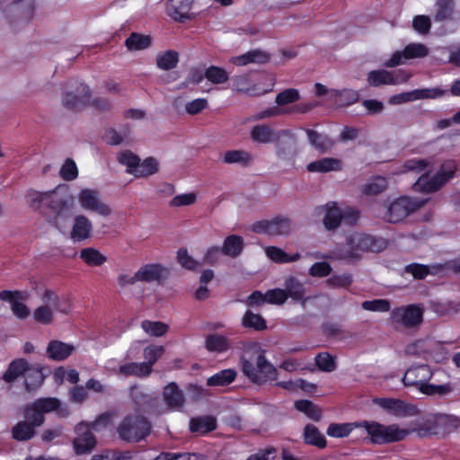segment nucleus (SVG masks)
<instances>
[{
	"label": "nucleus",
	"mask_w": 460,
	"mask_h": 460,
	"mask_svg": "<svg viewBox=\"0 0 460 460\" xmlns=\"http://www.w3.org/2000/svg\"><path fill=\"white\" fill-rule=\"evenodd\" d=\"M80 258L85 264L91 267H99L107 261V257L93 247L82 249Z\"/></svg>",
	"instance_id": "f704fd0d"
},
{
	"label": "nucleus",
	"mask_w": 460,
	"mask_h": 460,
	"mask_svg": "<svg viewBox=\"0 0 460 460\" xmlns=\"http://www.w3.org/2000/svg\"><path fill=\"white\" fill-rule=\"evenodd\" d=\"M72 344L66 343L59 340H51L46 349L47 357L54 361H64L75 351Z\"/></svg>",
	"instance_id": "2eb2a0df"
},
{
	"label": "nucleus",
	"mask_w": 460,
	"mask_h": 460,
	"mask_svg": "<svg viewBox=\"0 0 460 460\" xmlns=\"http://www.w3.org/2000/svg\"><path fill=\"white\" fill-rule=\"evenodd\" d=\"M117 432L123 441L139 442L150 434L151 424L141 415H128L118 426Z\"/></svg>",
	"instance_id": "39448f33"
},
{
	"label": "nucleus",
	"mask_w": 460,
	"mask_h": 460,
	"mask_svg": "<svg viewBox=\"0 0 460 460\" xmlns=\"http://www.w3.org/2000/svg\"><path fill=\"white\" fill-rule=\"evenodd\" d=\"M386 188V179L382 176H376L371 181L364 185L362 191L366 195H377L385 190Z\"/></svg>",
	"instance_id": "6e6d98bb"
},
{
	"label": "nucleus",
	"mask_w": 460,
	"mask_h": 460,
	"mask_svg": "<svg viewBox=\"0 0 460 460\" xmlns=\"http://www.w3.org/2000/svg\"><path fill=\"white\" fill-rule=\"evenodd\" d=\"M453 387L449 383L444 385H433L427 382V384L423 385L422 387L420 388V393L427 395H444L451 393Z\"/></svg>",
	"instance_id": "0e129e2a"
},
{
	"label": "nucleus",
	"mask_w": 460,
	"mask_h": 460,
	"mask_svg": "<svg viewBox=\"0 0 460 460\" xmlns=\"http://www.w3.org/2000/svg\"><path fill=\"white\" fill-rule=\"evenodd\" d=\"M251 138L260 144L276 143V154L279 157L285 155L286 148L282 146L281 137H286L289 146L294 143V134L288 129L274 131L266 124L255 125L251 129Z\"/></svg>",
	"instance_id": "423d86ee"
},
{
	"label": "nucleus",
	"mask_w": 460,
	"mask_h": 460,
	"mask_svg": "<svg viewBox=\"0 0 460 460\" xmlns=\"http://www.w3.org/2000/svg\"><path fill=\"white\" fill-rule=\"evenodd\" d=\"M342 221V212L336 206V203H328L326 205V213L323 220L324 227L329 231L334 230L340 226Z\"/></svg>",
	"instance_id": "c85d7f7f"
},
{
	"label": "nucleus",
	"mask_w": 460,
	"mask_h": 460,
	"mask_svg": "<svg viewBox=\"0 0 460 460\" xmlns=\"http://www.w3.org/2000/svg\"><path fill=\"white\" fill-rule=\"evenodd\" d=\"M132 452L119 450H104L101 454H95L90 460H130Z\"/></svg>",
	"instance_id": "4d7b16f0"
},
{
	"label": "nucleus",
	"mask_w": 460,
	"mask_h": 460,
	"mask_svg": "<svg viewBox=\"0 0 460 460\" xmlns=\"http://www.w3.org/2000/svg\"><path fill=\"white\" fill-rule=\"evenodd\" d=\"M232 89L251 96H258L265 93V91H260L257 88V85L251 81L248 75L234 76L232 79Z\"/></svg>",
	"instance_id": "4be33fe9"
},
{
	"label": "nucleus",
	"mask_w": 460,
	"mask_h": 460,
	"mask_svg": "<svg viewBox=\"0 0 460 460\" xmlns=\"http://www.w3.org/2000/svg\"><path fill=\"white\" fill-rule=\"evenodd\" d=\"M330 93L338 106H349L359 100L358 92L352 89L331 90Z\"/></svg>",
	"instance_id": "7c9ffc66"
},
{
	"label": "nucleus",
	"mask_w": 460,
	"mask_h": 460,
	"mask_svg": "<svg viewBox=\"0 0 460 460\" xmlns=\"http://www.w3.org/2000/svg\"><path fill=\"white\" fill-rule=\"evenodd\" d=\"M164 270L165 269L161 264H146L137 271V278H138L139 281L143 282L159 281Z\"/></svg>",
	"instance_id": "393cba45"
},
{
	"label": "nucleus",
	"mask_w": 460,
	"mask_h": 460,
	"mask_svg": "<svg viewBox=\"0 0 460 460\" xmlns=\"http://www.w3.org/2000/svg\"><path fill=\"white\" fill-rule=\"evenodd\" d=\"M456 171L457 167L455 162L447 161L431 178L429 179L427 175L423 174L415 185L425 193L436 192L456 176Z\"/></svg>",
	"instance_id": "0eeeda50"
},
{
	"label": "nucleus",
	"mask_w": 460,
	"mask_h": 460,
	"mask_svg": "<svg viewBox=\"0 0 460 460\" xmlns=\"http://www.w3.org/2000/svg\"><path fill=\"white\" fill-rule=\"evenodd\" d=\"M367 81L373 87H378L383 84L393 85L399 82L394 72L385 69L368 72Z\"/></svg>",
	"instance_id": "412c9836"
},
{
	"label": "nucleus",
	"mask_w": 460,
	"mask_h": 460,
	"mask_svg": "<svg viewBox=\"0 0 460 460\" xmlns=\"http://www.w3.org/2000/svg\"><path fill=\"white\" fill-rule=\"evenodd\" d=\"M179 54L175 50H166L156 56V66L161 70L168 71L177 66Z\"/></svg>",
	"instance_id": "4c0bfd02"
},
{
	"label": "nucleus",
	"mask_w": 460,
	"mask_h": 460,
	"mask_svg": "<svg viewBox=\"0 0 460 460\" xmlns=\"http://www.w3.org/2000/svg\"><path fill=\"white\" fill-rule=\"evenodd\" d=\"M414 431L419 437L424 438L431 435H438L441 433V428L438 420L435 419H427L420 423Z\"/></svg>",
	"instance_id": "a18cd8bd"
},
{
	"label": "nucleus",
	"mask_w": 460,
	"mask_h": 460,
	"mask_svg": "<svg viewBox=\"0 0 460 460\" xmlns=\"http://www.w3.org/2000/svg\"><path fill=\"white\" fill-rule=\"evenodd\" d=\"M295 408L314 421H319L322 418L321 410L309 400L302 399L296 401Z\"/></svg>",
	"instance_id": "79ce46f5"
},
{
	"label": "nucleus",
	"mask_w": 460,
	"mask_h": 460,
	"mask_svg": "<svg viewBox=\"0 0 460 460\" xmlns=\"http://www.w3.org/2000/svg\"><path fill=\"white\" fill-rule=\"evenodd\" d=\"M78 201L84 209L96 212L102 217H107L111 212L110 207L100 200L98 191L94 190H81Z\"/></svg>",
	"instance_id": "f8f14e48"
},
{
	"label": "nucleus",
	"mask_w": 460,
	"mask_h": 460,
	"mask_svg": "<svg viewBox=\"0 0 460 460\" xmlns=\"http://www.w3.org/2000/svg\"><path fill=\"white\" fill-rule=\"evenodd\" d=\"M74 89L65 93L62 104L69 111H78L84 107H93L96 111H106L111 108V101L104 97L91 100V90L84 83L75 81L71 84Z\"/></svg>",
	"instance_id": "f03ea898"
},
{
	"label": "nucleus",
	"mask_w": 460,
	"mask_h": 460,
	"mask_svg": "<svg viewBox=\"0 0 460 460\" xmlns=\"http://www.w3.org/2000/svg\"><path fill=\"white\" fill-rule=\"evenodd\" d=\"M242 324L245 328H251L255 331H264L267 329L266 320L259 314H254L248 310L244 313Z\"/></svg>",
	"instance_id": "c03bdc74"
},
{
	"label": "nucleus",
	"mask_w": 460,
	"mask_h": 460,
	"mask_svg": "<svg viewBox=\"0 0 460 460\" xmlns=\"http://www.w3.org/2000/svg\"><path fill=\"white\" fill-rule=\"evenodd\" d=\"M364 310L372 312H388L391 309V304L386 299L367 300L361 304Z\"/></svg>",
	"instance_id": "69168bd1"
},
{
	"label": "nucleus",
	"mask_w": 460,
	"mask_h": 460,
	"mask_svg": "<svg viewBox=\"0 0 460 460\" xmlns=\"http://www.w3.org/2000/svg\"><path fill=\"white\" fill-rule=\"evenodd\" d=\"M299 98H300L299 92L296 89L289 88V89H286L277 94L276 103L278 105L282 106V105L296 102L299 100Z\"/></svg>",
	"instance_id": "774afa93"
},
{
	"label": "nucleus",
	"mask_w": 460,
	"mask_h": 460,
	"mask_svg": "<svg viewBox=\"0 0 460 460\" xmlns=\"http://www.w3.org/2000/svg\"><path fill=\"white\" fill-rule=\"evenodd\" d=\"M163 397L165 405L172 410H178L184 403V396L178 385L174 382L164 386Z\"/></svg>",
	"instance_id": "f3484780"
},
{
	"label": "nucleus",
	"mask_w": 460,
	"mask_h": 460,
	"mask_svg": "<svg viewBox=\"0 0 460 460\" xmlns=\"http://www.w3.org/2000/svg\"><path fill=\"white\" fill-rule=\"evenodd\" d=\"M36 435V429L29 422L19 421L12 429V437L17 441H28Z\"/></svg>",
	"instance_id": "c9c22d12"
},
{
	"label": "nucleus",
	"mask_w": 460,
	"mask_h": 460,
	"mask_svg": "<svg viewBox=\"0 0 460 460\" xmlns=\"http://www.w3.org/2000/svg\"><path fill=\"white\" fill-rule=\"evenodd\" d=\"M144 331L153 336L161 337L168 332V325L162 322H152L145 320L141 323Z\"/></svg>",
	"instance_id": "bf43d9fd"
},
{
	"label": "nucleus",
	"mask_w": 460,
	"mask_h": 460,
	"mask_svg": "<svg viewBox=\"0 0 460 460\" xmlns=\"http://www.w3.org/2000/svg\"><path fill=\"white\" fill-rule=\"evenodd\" d=\"M28 367L29 363L24 358L13 360L9 364L7 370L3 375V380L6 383L14 382L20 376H24Z\"/></svg>",
	"instance_id": "c756f323"
},
{
	"label": "nucleus",
	"mask_w": 460,
	"mask_h": 460,
	"mask_svg": "<svg viewBox=\"0 0 460 460\" xmlns=\"http://www.w3.org/2000/svg\"><path fill=\"white\" fill-rule=\"evenodd\" d=\"M386 241L382 237H375L364 233H352L345 243L338 245L333 252L340 260L356 261L360 259L362 252H378L385 249Z\"/></svg>",
	"instance_id": "f257e3e1"
},
{
	"label": "nucleus",
	"mask_w": 460,
	"mask_h": 460,
	"mask_svg": "<svg viewBox=\"0 0 460 460\" xmlns=\"http://www.w3.org/2000/svg\"><path fill=\"white\" fill-rule=\"evenodd\" d=\"M177 261L188 270H196L200 266V263L188 253L186 248H180L177 251Z\"/></svg>",
	"instance_id": "052dcab7"
},
{
	"label": "nucleus",
	"mask_w": 460,
	"mask_h": 460,
	"mask_svg": "<svg viewBox=\"0 0 460 460\" xmlns=\"http://www.w3.org/2000/svg\"><path fill=\"white\" fill-rule=\"evenodd\" d=\"M267 256L273 261L278 263H288L296 261L300 259V253L296 252L295 254H288L284 252L282 249L278 248L276 246H269L266 248Z\"/></svg>",
	"instance_id": "ea45409f"
},
{
	"label": "nucleus",
	"mask_w": 460,
	"mask_h": 460,
	"mask_svg": "<svg viewBox=\"0 0 460 460\" xmlns=\"http://www.w3.org/2000/svg\"><path fill=\"white\" fill-rule=\"evenodd\" d=\"M54 193L55 190L40 192L30 190L26 194V198L34 210H40L42 205L46 204V201H48Z\"/></svg>",
	"instance_id": "49530a36"
},
{
	"label": "nucleus",
	"mask_w": 460,
	"mask_h": 460,
	"mask_svg": "<svg viewBox=\"0 0 460 460\" xmlns=\"http://www.w3.org/2000/svg\"><path fill=\"white\" fill-rule=\"evenodd\" d=\"M205 348L209 352L225 353L231 349V342L222 334H208L205 338Z\"/></svg>",
	"instance_id": "5701e85b"
},
{
	"label": "nucleus",
	"mask_w": 460,
	"mask_h": 460,
	"mask_svg": "<svg viewBox=\"0 0 460 460\" xmlns=\"http://www.w3.org/2000/svg\"><path fill=\"white\" fill-rule=\"evenodd\" d=\"M427 203V199L401 196L394 200L387 208L386 221L395 224L414 213Z\"/></svg>",
	"instance_id": "6e6552de"
},
{
	"label": "nucleus",
	"mask_w": 460,
	"mask_h": 460,
	"mask_svg": "<svg viewBox=\"0 0 460 460\" xmlns=\"http://www.w3.org/2000/svg\"><path fill=\"white\" fill-rule=\"evenodd\" d=\"M304 441L305 444L315 446L319 448H324L327 445L324 436L313 424H307L305 427Z\"/></svg>",
	"instance_id": "72a5a7b5"
},
{
	"label": "nucleus",
	"mask_w": 460,
	"mask_h": 460,
	"mask_svg": "<svg viewBox=\"0 0 460 460\" xmlns=\"http://www.w3.org/2000/svg\"><path fill=\"white\" fill-rule=\"evenodd\" d=\"M204 75L208 81L215 84L226 83L229 79L228 74L226 71V69L217 66H208L205 70Z\"/></svg>",
	"instance_id": "864d4df0"
},
{
	"label": "nucleus",
	"mask_w": 460,
	"mask_h": 460,
	"mask_svg": "<svg viewBox=\"0 0 460 460\" xmlns=\"http://www.w3.org/2000/svg\"><path fill=\"white\" fill-rule=\"evenodd\" d=\"M317 367L323 372H332L336 368L334 358L328 352H321L315 357Z\"/></svg>",
	"instance_id": "e2e57ef3"
},
{
	"label": "nucleus",
	"mask_w": 460,
	"mask_h": 460,
	"mask_svg": "<svg viewBox=\"0 0 460 460\" xmlns=\"http://www.w3.org/2000/svg\"><path fill=\"white\" fill-rule=\"evenodd\" d=\"M217 427V419L210 415L194 417L190 420V430L191 433L206 435L214 431Z\"/></svg>",
	"instance_id": "6ab92c4d"
},
{
	"label": "nucleus",
	"mask_w": 460,
	"mask_h": 460,
	"mask_svg": "<svg viewBox=\"0 0 460 460\" xmlns=\"http://www.w3.org/2000/svg\"><path fill=\"white\" fill-rule=\"evenodd\" d=\"M111 422V415L108 412L100 414L93 421H81L75 428V433H80L84 428H90L94 431H101L108 427Z\"/></svg>",
	"instance_id": "a19ab883"
},
{
	"label": "nucleus",
	"mask_w": 460,
	"mask_h": 460,
	"mask_svg": "<svg viewBox=\"0 0 460 460\" xmlns=\"http://www.w3.org/2000/svg\"><path fill=\"white\" fill-rule=\"evenodd\" d=\"M159 170L158 161L149 156L143 162H139L137 169L130 171V174H133L137 178H146L156 173Z\"/></svg>",
	"instance_id": "2f4dec72"
},
{
	"label": "nucleus",
	"mask_w": 460,
	"mask_h": 460,
	"mask_svg": "<svg viewBox=\"0 0 460 460\" xmlns=\"http://www.w3.org/2000/svg\"><path fill=\"white\" fill-rule=\"evenodd\" d=\"M358 426L366 429L371 443L376 445L402 441L409 435L407 429H401L396 424L384 425L377 421L363 420Z\"/></svg>",
	"instance_id": "20e7f679"
},
{
	"label": "nucleus",
	"mask_w": 460,
	"mask_h": 460,
	"mask_svg": "<svg viewBox=\"0 0 460 460\" xmlns=\"http://www.w3.org/2000/svg\"><path fill=\"white\" fill-rule=\"evenodd\" d=\"M312 172H328L341 170V161L332 157H323L307 164Z\"/></svg>",
	"instance_id": "a878e982"
},
{
	"label": "nucleus",
	"mask_w": 460,
	"mask_h": 460,
	"mask_svg": "<svg viewBox=\"0 0 460 460\" xmlns=\"http://www.w3.org/2000/svg\"><path fill=\"white\" fill-rule=\"evenodd\" d=\"M223 161L228 164H241L242 165H247L251 163L252 156L243 150H230L225 153Z\"/></svg>",
	"instance_id": "3c124183"
},
{
	"label": "nucleus",
	"mask_w": 460,
	"mask_h": 460,
	"mask_svg": "<svg viewBox=\"0 0 460 460\" xmlns=\"http://www.w3.org/2000/svg\"><path fill=\"white\" fill-rule=\"evenodd\" d=\"M243 248L244 242L243 237L236 234H230L224 240L222 252L226 256L236 258L242 253Z\"/></svg>",
	"instance_id": "bb28decb"
},
{
	"label": "nucleus",
	"mask_w": 460,
	"mask_h": 460,
	"mask_svg": "<svg viewBox=\"0 0 460 460\" xmlns=\"http://www.w3.org/2000/svg\"><path fill=\"white\" fill-rule=\"evenodd\" d=\"M358 423H332L327 428V435L332 438H346L355 427H359Z\"/></svg>",
	"instance_id": "de8ad7c7"
},
{
	"label": "nucleus",
	"mask_w": 460,
	"mask_h": 460,
	"mask_svg": "<svg viewBox=\"0 0 460 460\" xmlns=\"http://www.w3.org/2000/svg\"><path fill=\"white\" fill-rule=\"evenodd\" d=\"M152 39L148 35H143L137 32H132L126 40L125 45L129 50H142L149 48Z\"/></svg>",
	"instance_id": "37998d69"
},
{
	"label": "nucleus",
	"mask_w": 460,
	"mask_h": 460,
	"mask_svg": "<svg viewBox=\"0 0 460 460\" xmlns=\"http://www.w3.org/2000/svg\"><path fill=\"white\" fill-rule=\"evenodd\" d=\"M270 60V56L261 49H252L243 55L234 57L232 63L242 66L251 63L265 64Z\"/></svg>",
	"instance_id": "b1692460"
},
{
	"label": "nucleus",
	"mask_w": 460,
	"mask_h": 460,
	"mask_svg": "<svg viewBox=\"0 0 460 460\" xmlns=\"http://www.w3.org/2000/svg\"><path fill=\"white\" fill-rule=\"evenodd\" d=\"M285 292L288 298H292L294 301L296 302H305V287L303 283H301L295 277H288L286 279L285 283Z\"/></svg>",
	"instance_id": "cd10ccee"
},
{
	"label": "nucleus",
	"mask_w": 460,
	"mask_h": 460,
	"mask_svg": "<svg viewBox=\"0 0 460 460\" xmlns=\"http://www.w3.org/2000/svg\"><path fill=\"white\" fill-rule=\"evenodd\" d=\"M455 9V3L453 0H438L437 3V11L435 20L437 22H443L451 20Z\"/></svg>",
	"instance_id": "09e8293b"
},
{
	"label": "nucleus",
	"mask_w": 460,
	"mask_h": 460,
	"mask_svg": "<svg viewBox=\"0 0 460 460\" xmlns=\"http://www.w3.org/2000/svg\"><path fill=\"white\" fill-rule=\"evenodd\" d=\"M423 310L416 305L396 307L392 311L394 322L405 327H415L422 322Z\"/></svg>",
	"instance_id": "9b49d317"
},
{
	"label": "nucleus",
	"mask_w": 460,
	"mask_h": 460,
	"mask_svg": "<svg viewBox=\"0 0 460 460\" xmlns=\"http://www.w3.org/2000/svg\"><path fill=\"white\" fill-rule=\"evenodd\" d=\"M35 406L41 411L43 414L57 411L60 407V401L55 397L40 398L36 400Z\"/></svg>",
	"instance_id": "338daca9"
},
{
	"label": "nucleus",
	"mask_w": 460,
	"mask_h": 460,
	"mask_svg": "<svg viewBox=\"0 0 460 460\" xmlns=\"http://www.w3.org/2000/svg\"><path fill=\"white\" fill-rule=\"evenodd\" d=\"M240 364L243 374L252 384L263 385L278 378V370L268 361L264 350L259 351L254 360L243 356Z\"/></svg>",
	"instance_id": "7ed1b4c3"
},
{
	"label": "nucleus",
	"mask_w": 460,
	"mask_h": 460,
	"mask_svg": "<svg viewBox=\"0 0 460 460\" xmlns=\"http://www.w3.org/2000/svg\"><path fill=\"white\" fill-rule=\"evenodd\" d=\"M77 438L73 440V447L76 455L90 453L96 446V438L90 428H84Z\"/></svg>",
	"instance_id": "dca6fc26"
},
{
	"label": "nucleus",
	"mask_w": 460,
	"mask_h": 460,
	"mask_svg": "<svg viewBox=\"0 0 460 460\" xmlns=\"http://www.w3.org/2000/svg\"><path fill=\"white\" fill-rule=\"evenodd\" d=\"M23 377L25 389L28 392L36 390L44 381V376L41 370L30 366L27 367Z\"/></svg>",
	"instance_id": "e433bc0d"
},
{
	"label": "nucleus",
	"mask_w": 460,
	"mask_h": 460,
	"mask_svg": "<svg viewBox=\"0 0 460 460\" xmlns=\"http://www.w3.org/2000/svg\"><path fill=\"white\" fill-rule=\"evenodd\" d=\"M119 372L124 376H134L137 377H146L151 372L149 367L145 362H130L119 367Z\"/></svg>",
	"instance_id": "58836bf2"
},
{
	"label": "nucleus",
	"mask_w": 460,
	"mask_h": 460,
	"mask_svg": "<svg viewBox=\"0 0 460 460\" xmlns=\"http://www.w3.org/2000/svg\"><path fill=\"white\" fill-rule=\"evenodd\" d=\"M309 144L317 151L325 153L332 148L334 142L328 135L311 128L305 129Z\"/></svg>",
	"instance_id": "aec40b11"
},
{
	"label": "nucleus",
	"mask_w": 460,
	"mask_h": 460,
	"mask_svg": "<svg viewBox=\"0 0 460 460\" xmlns=\"http://www.w3.org/2000/svg\"><path fill=\"white\" fill-rule=\"evenodd\" d=\"M193 0H169L166 5V13L176 22L190 19V13Z\"/></svg>",
	"instance_id": "4468645a"
},
{
	"label": "nucleus",
	"mask_w": 460,
	"mask_h": 460,
	"mask_svg": "<svg viewBox=\"0 0 460 460\" xmlns=\"http://www.w3.org/2000/svg\"><path fill=\"white\" fill-rule=\"evenodd\" d=\"M129 136V128L128 126H124L120 132L111 128L105 130L103 135V140L111 146L120 145L125 138Z\"/></svg>",
	"instance_id": "603ef678"
},
{
	"label": "nucleus",
	"mask_w": 460,
	"mask_h": 460,
	"mask_svg": "<svg viewBox=\"0 0 460 460\" xmlns=\"http://www.w3.org/2000/svg\"><path fill=\"white\" fill-rule=\"evenodd\" d=\"M432 375L430 367L426 364L411 367L404 373L402 383L405 386H414L420 392L422 385L431 379Z\"/></svg>",
	"instance_id": "ddd939ff"
},
{
	"label": "nucleus",
	"mask_w": 460,
	"mask_h": 460,
	"mask_svg": "<svg viewBox=\"0 0 460 460\" xmlns=\"http://www.w3.org/2000/svg\"><path fill=\"white\" fill-rule=\"evenodd\" d=\"M252 231L260 234L287 235L291 232V220L280 216L271 220H260L252 224Z\"/></svg>",
	"instance_id": "1a4fd4ad"
},
{
	"label": "nucleus",
	"mask_w": 460,
	"mask_h": 460,
	"mask_svg": "<svg viewBox=\"0 0 460 460\" xmlns=\"http://www.w3.org/2000/svg\"><path fill=\"white\" fill-rule=\"evenodd\" d=\"M237 373L233 368L220 370L207 380L208 386H226L232 384L236 378Z\"/></svg>",
	"instance_id": "473e14b6"
},
{
	"label": "nucleus",
	"mask_w": 460,
	"mask_h": 460,
	"mask_svg": "<svg viewBox=\"0 0 460 460\" xmlns=\"http://www.w3.org/2000/svg\"><path fill=\"white\" fill-rule=\"evenodd\" d=\"M164 348L161 345H149L144 349V358L146 359L145 362L149 367L150 372L153 370V366L164 355Z\"/></svg>",
	"instance_id": "5fc2aeb1"
},
{
	"label": "nucleus",
	"mask_w": 460,
	"mask_h": 460,
	"mask_svg": "<svg viewBox=\"0 0 460 460\" xmlns=\"http://www.w3.org/2000/svg\"><path fill=\"white\" fill-rule=\"evenodd\" d=\"M118 161L119 164L127 166V172L130 173V171L137 169L140 157L130 150H125L119 154Z\"/></svg>",
	"instance_id": "680f3d73"
},
{
	"label": "nucleus",
	"mask_w": 460,
	"mask_h": 460,
	"mask_svg": "<svg viewBox=\"0 0 460 460\" xmlns=\"http://www.w3.org/2000/svg\"><path fill=\"white\" fill-rule=\"evenodd\" d=\"M26 422H29L35 429L41 426L45 421L44 414L40 411L33 402L31 404L26 406L23 412Z\"/></svg>",
	"instance_id": "8fccbe9b"
},
{
	"label": "nucleus",
	"mask_w": 460,
	"mask_h": 460,
	"mask_svg": "<svg viewBox=\"0 0 460 460\" xmlns=\"http://www.w3.org/2000/svg\"><path fill=\"white\" fill-rule=\"evenodd\" d=\"M373 402L395 417H412L419 413L415 405L400 399L376 397Z\"/></svg>",
	"instance_id": "9d476101"
},
{
	"label": "nucleus",
	"mask_w": 460,
	"mask_h": 460,
	"mask_svg": "<svg viewBox=\"0 0 460 460\" xmlns=\"http://www.w3.org/2000/svg\"><path fill=\"white\" fill-rule=\"evenodd\" d=\"M428 54L429 49L422 43H410L403 49L404 59L424 58Z\"/></svg>",
	"instance_id": "13d9d810"
},
{
	"label": "nucleus",
	"mask_w": 460,
	"mask_h": 460,
	"mask_svg": "<svg viewBox=\"0 0 460 460\" xmlns=\"http://www.w3.org/2000/svg\"><path fill=\"white\" fill-rule=\"evenodd\" d=\"M92 231V222L84 215L76 216L71 230V238L75 242L84 241L91 236Z\"/></svg>",
	"instance_id": "a211bd4d"
}]
</instances>
